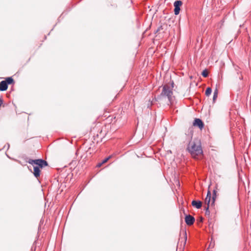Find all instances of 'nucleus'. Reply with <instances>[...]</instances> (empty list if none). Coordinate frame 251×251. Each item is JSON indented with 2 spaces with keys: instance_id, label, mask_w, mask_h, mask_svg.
Listing matches in <instances>:
<instances>
[{
  "instance_id": "1",
  "label": "nucleus",
  "mask_w": 251,
  "mask_h": 251,
  "mask_svg": "<svg viewBox=\"0 0 251 251\" xmlns=\"http://www.w3.org/2000/svg\"><path fill=\"white\" fill-rule=\"evenodd\" d=\"M174 83L173 81L171 82V86L165 84L163 86L161 94L158 96L157 99L158 100H162L167 98L168 101L171 103L173 100V89L174 88Z\"/></svg>"
},
{
  "instance_id": "2",
  "label": "nucleus",
  "mask_w": 251,
  "mask_h": 251,
  "mask_svg": "<svg viewBox=\"0 0 251 251\" xmlns=\"http://www.w3.org/2000/svg\"><path fill=\"white\" fill-rule=\"evenodd\" d=\"M187 149L191 154L194 157L202 154V150L200 141L190 142L187 147Z\"/></svg>"
},
{
  "instance_id": "3",
  "label": "nucleus",
  "mask_w": 251,
  "mask_h": 251,
  "mask_svg": "<svg viewBox=\"0 0 251 251\" xmlns=\"http://www.w3.org/2000/svg\"><path fill=\"white\" fill-rule=\"evenodd\" d=\"M26 162L31 165L35 164L37 165V166H38L40 168H43L46 166H48V162L46 160H43L42 159H29Z\"/></svg>"
},
{
  "instance_id": "4",
  "label": "nucleus",
  "mask_w": 251,
  "mask_h": 251,
  "mask_svg": "<svg viewBox=\"0 0 251 251\" xmlns=\"http://www.w3.org/2000/svg\"><path fill=\"white\" fill-rule=\"evenodd\" d=\"M14 83V79L12 77H8L4 80L0 82V91H4L8 88V85Z\"/></svg>"
},
{
  "instance_id": "5",
  "label": "nucleus",
  "mask_w": 251,
  "mask_h": 251,
  "mask_svg": "<svg viewBox=\"0 0 251 251\" xmlns=\"http://www.w3.org/2000/svg\"><path fill=\"white\" fill-rule=\"evenodd\" d=\"M182 2L180 0H176L175 1L174 3L175 7L174 13L176 15H177L179 13L180 10V6L182 5Z\"/></svg>"
},
{
  "instance_id": "6",
  "label": "nucleus",
  "mask_w": 251,
  "mask_h": 251,
  "mask_svg": "<svg viewBox=\"0 0 251 251\" xmlns=\"http://www.w3.org/2000/svg\"><path fill=\"white\" fill-rule=\"evenodd\" d=\"M185 221L187 225L191 226L195 222V218L193 216L190 215H187L185 216Z\"/></svg>"
},
{
  "instance_id": "7",
  "label": "nucleus",
  "mask_w": 251,
  "mask_h": 251,
  "mask_svg": "<svg viewBox=\"0 0 251 251\" xmlns=\"http://www.w3.org/2000/svg\"><path fill=\"white\" fill-rule=\"evenodd\" d=\"M193 126L199 127L200 129H202L203 127L204 124L200 119L196 118L195 119L193 122Z\"/></svg>"
},
{
  "instance_id": "8",
  "label": "nucleus",
  "mask_w": 251,
  "mask_h": 251,
  "mask_svg": "<svg viewBox=\"0 0 251 251\" xmlns=\"http://www.w3.org/2000/svg\"><path fill=\"white\" fill-rule=\"evenodd\" d=\"M40 170L38 166H34L33 167V175L36 178H38L40 176Z\"/></svg>"
},
{
  "instance_id": "9",
  "label": "nucleus",
  "mask_w": 251,
  "mask_h": 251,
  "mask_svg": "<svg viewBox=\"0 0 251 251\" xmlns=\"http://www.w3.org/2000/svg\"><path fill=\"white\" fill-rule=\"evenodd\" d=\"M192 205L196 208L200 209L202 206V203L200 201L194 200L192 201Z\"/></svg>"
},
{
  "instance_id": "10",
  "label": "nucleus",
  "mask_w": 251,
  "mask_h": 251,
  "mask_svg": "<svg viewBox=\"0 0 251 251\" xmlns=\"http://www.w3.org/2000/svg\"><path fill=\"white\" fill-rule=\"evenodd\" d=\"M217 189H218V185L216 184V186H215V189H214L213 192V196H212L213 201H212V203H214L215 200V199L216 198V196H217Z\"/></svg>"
},
{
  "instance_id": "11",
  "label": "nucleus",
  "mask_w": 251,
  "mask_h": 251,
  "mask_svg": "<svg viewBox=\"0 0 251 251\" xmlns=\"http://www.w3.org/2000/svg\"><path fill=\"white\" fill-rule=\"evenodd\" d=\"M218 90L217 88H216L214 90V93H213V102H215V100L217 99V98L218 97Z\"/></svg>"
},
{
  "instance_id": "12",
  "label": "nucleus",
  "mask_w": 251,
  "mask_h": 251,
  "mask_svg": "<svg viewBox=\"0 0 251 251\" xmlns=\"http://www.w3.org/2000/svg\"><path fill=\"white\" fill-rule=\"evenodd\" d=\"M212 92V89L210 87H207L205 90V95L209 96Z\"/></svg>"
},
{
  "instance_id": "13",
  "label": "nucleus",
  "mask_w": 251,
  "mask_h": 251,
  "mask_svg": "<svg viewBox=\"0 0 251 251\" xmlns=\"http://www.w3.org/2000/svg\"><path fill=\"white\" fill-rule=\"evenodd\" d=\"M201 75L204 77H207L208 75V71H207V70L205 69V70H203L201 73Z\"/></svg>"
},
{
  "instance_id": "14",
  "label": "nucleus",
  "mask_w": 251,
  "mask_h": 251,
  "mask_svg": "<svg viewBox=\"0 0 251 251\" xmlns=\"http://www.w3.org/2000/svg\"><path fill=\"white\" fill-rule=\"evenodd\" d=\"M210 200H211V199H210V198L208 199L207 198H205L204 202H205V204H206V206H209Z\"/></svg>"
},
{
  "instance_id": "15",
  "label": "nucleus",
  "mask_w": 251,
  "mask_h": 251,
  "mask_svg": "<svg viewBox=\"0 0 251 251\" xmlns=\"http://www.w3.org/2000/svg\"><path fill=\"white\" fill-rule=\"evenodd\" d=\"M205 215H209L210 214V211L209 210V206H205Z\"/></svg>"
},
{
  "instance_id": "16",
  "label": "nucleus",
  "mask_w": 251,
  "mask_h": 251,
  "mask_svg": "<svg viewBox=\"0 0 251 251\" xmlns=\"http://www.w3.org/2000/svg\"><path fill=\"white\" fill-rule=\"evenodd\" d=\"M111 158L110 156H109L108 157L105 158L102 161V163L104 164L106 162H107V161Z\"/></svg>"
},
{
  "instance_id": "17",
  "label": "nucleus",
  "mask_w": 251,
  "mask_h": 251,
  "mask_svg": "<svg viewBox=\"0 0 251 251\" xmlns=\"http://www.w3.org/2000/svg\"><path fill=\"white\" fill-rule=\"evenodd\" d=\"M211 192L209 191H208L206 198H207L208 199L209 198L211 199Z\"/></svg>"
},
{
  "instance_id": "18",
  "label": "nucleus",
  "mask_w": 251,
  "mask_h": 251,
  "mask_svg": "<svg viewBox=\"0 0 251 251\" xmlns=\"http://www.w3.org/2000/svg\"><path fill=\"white\" fill-rule=\"evenodd\" d=\"M102 164H103V163H102V162H100V163H99V164H98V165H97V167H100Z\"/></svg>"
},
{
  "instance_id": "19",
  "label": "nucleus",
  "mask_w": 251,
  "mask_h": 251,
  "mask_svg": "<svg viewBox=\"0 0 251 251\" xmlns=\"http://www.w3.org/2000/svg\"><path fill=\"white\" fill-rule=\"evenodd\" d=\"M184 234H185V243L186 241V240H187V236H186V231H184Z\"/></svg>"
},
{
  "instance_id": "20",
  "label": "nucleus",
  "mask_w": 251,
  "mask_h": 251,
  "mask_svg": "<svg viewBox=\"0 0 251 251\" xmlns=\"http://www.w3.org/2000/svg\"><path fill=\"white\" fill-rule=\"evenodd\" d=\"M2 103H3L2 100L1 99H0V106L1 105Z\"/></svg>"
},
{
  "instance_id": "21",
  "label": "nucleus",
  "mask_w": 251,
  "mask_h": 251,
  "mask_svg": "<svg viewBox=\"0 0 251 251\" xmlns=\"http://www.w3.org/2000/svg\"><path fill=\"white\" fill-rule=\"evenodd\" d=\"M9 147H10V145H9V144L8 143L7 144V148H8V149H9Z\"/></svg>"
}]
</instances>
